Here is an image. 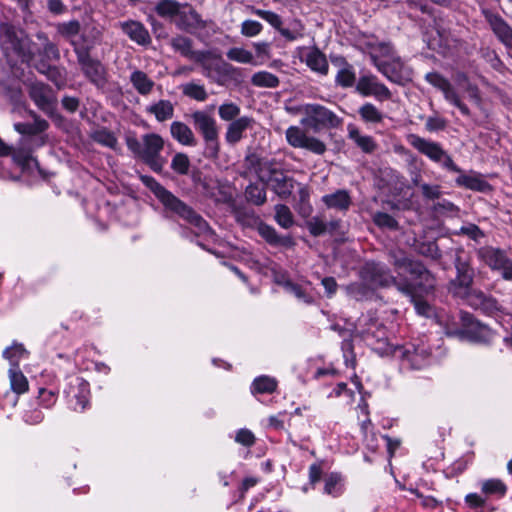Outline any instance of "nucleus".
Here are the masks:
<instances>
[{
    "instance_id": "1",
    "label": "nucleus",
    "mask_w": 512,
    "mask_h": 512,
    "mask_svg": "<svg viewBox=\"0 0 512 512\" xmlns=\"http://www.w3.org/2000/svg\"><path fill=\"white\" fill-rule=\"evenodd\" d=\"M394 266L402 283H397L390 270L379 262H366L361 269L364 288H435L434 277L420 261L408 257L396 258Z\"/></svg>"
},
{
    "instance_id": "54",
    "label": "nucleus",
    "mask_w": 512,
    "mask_h": 512,
    "mask_svg": "<svg viewBox=\"0 0 512 512\" xmlns=\"http://www.w3.org/2000/svg\"><path fill=\"white\" fill-rule=\"evenodd\" d=\"M373 223L380 229L398 230V221L386 212L377 211L372 215Z\"/></svg>"
},
{
    "instance_id": "35",
    "label": "nucleus",
    "mask_w": 512,
    "mask_h": 512,
    "mask_svg": "<svg viewBox=\"0 0 512 512\" xmlns=\"http://www.w3.org/2000/svg\"><path fill=\"white\" fill-rule=\"evenodd\" d=\"M378 71L390 82L402 85L404 77L402 75L403 64L400 60L380 61L376 64Z\"/></svg>"
},
{
    "instance_id": "3",
    "label": "nucleus",
    "mask_w": 512,
    "mask_h": 512,
    "mask_svg": "<svg viewBox=\"0 0 512 512\" xmlns=\"http://www.w3.org/2000/svg\"><path fill=\"white\" fill-rule=\"evenodd\" d=\"M139 179L142 184L154 194L157 200L164 207L165 211L170 212L174 216L194 227L197 230L196 235L212 232L209 223L201 214H199L192 206L174 195L171 191L166 189L153 176L140 174Z\"/></svg>"
},
{
    "instance_id": "25",
    "label": "nucleus",
    "mask_w": 512,
    "mask_h": 512,
    "mask_svg": "<svg viewBox=\"0 0 512 512\" xmlns=\"http://www.w3.org/2000/svg\"><path fill=\"white\" fill-rule=\"evenodd\" d=\"M465 298L471 307L485 314L494 316L500 311L497 300L482 290H466Z\"/></svg>"
},
{
    "instance_id": "15",
    "label": "nucleus",
    "mask_w": 512,
    "mask_h": 512,
    "mask_svg": "<svg viewBox=\"0 0 512 512\" xmlns=\"http://www.w3.org/2000/svg\"><path fill=\"white\" fill-rule=\"evenodd\" d=\"M176 27L188 34H196L197 31L206 29L211 20H204L196 9L189 3H183L180 14L174 20Z\"/></svg>"
},
{
    "instance_id": "34",
    "label": "nucleus",
    "mask_w": 512,
    "mask_h": 512,
    "mask_svg": "<svg viewBox=\"0 0 512 512\" xmlns=\"http://www.w3.org/2000/svg\"><path fill=\"white\" fill-rule=\"evenodd\" d=\"M322 202L329 209L347 211L352 204V199L347 190L339 189L334 193L324 195Z\"/></svg>"
},
{
    "instance_id": "13",
    "label": "nucleus",
    "mask_w": 512,
    "mask_h": 512,
    "mask_svg": "<svg viewBox=\"0 0 512 512\" xmlns=\"http://www.w3.org/2000/svg\"><path fill=\"white\" fill-rule=\"evenodd\" d=\"M424 79L431 86L441 91L445 100L458 108L462 115L471 116L469 107L461 100L449 79L437 71L426 73Z\"/></svg>"
},
{
    "instance_id": "23",
    "label": "nucleus",
    "mask_w": 512,
    "mask_h": 512,
    "mask_svg": "<svg viewBox=\"0 0 512 512\" xmlns=\"http://www.w3.org/2000/svg\"><path fill=\"white\" fill-rule=\"evenodd\" d=\"M102 41V32L92 27L89 32H82L76 37L74 41H71V47L76 55V58L92 55L93 50Z\"/></svg>"
},
{
    "instance_id": "29",
    "label": "nucleus",
    "mask_w": 512,
    "mask_h": 512,
    "mask_svg": "<svg viewBox=\"0 0 512 512\" xmlns=\"http://www.w3.org/2000/svg\"><path fill=\"white\" fill-rule=\"evenodd\" d=\"M258 234L272 247H283V248H292L295 246V241L292 236L279 235L276 229L261 221L257 226Z\"/></svg>"
},
{
    "instance_id": "42",
    "label": "nucleus",
    "mask_w": 512,
    "mask_h": 512,
    "mask_svg": "<svg viewBox=\"0 0 512 512\" xmlns=\"http://www.w3.org/2000/svg\"><path fill=\"white\" fill-rule=\"evenodd\" d=\"M130 82L136 91L141 95H148L155 85L154 81L141 70H135L131 73Z\"/></svg>"
},
{
    "instance_id": "8",
    "label": "nucleus",
    "mask_w": 512,
    "mask_h": 512,
    "mask_svg": "<svg viewBox=\"0 0 512 512\" xmlns=\"http://www.w3.org/2000/svg\"><path fill=\"white\" fill-rule=\"evenodd\" d=\"M408 141L419 153L425 155L431 161L441 164L444 169L454 173L461 172V168L455 164L452 157L443 149L440 143L416 134L409 135Z\"/></svg>"
},
{
    "instance_id": "53",
    "label": "nucleus",
    "mask_w": 512,
    "mask_h": 512,
    "mask_svg": "<svg viewBox=\"0 0 512 512\" xmlns=\"http://www.w3.org/2000/svg\"><path fill=\"white\" fill-rule=\"evenodd\" d=\"M481 57L490 65L493 70L501 74H504L507 70V66L494 49L489 47L482 48Z\"/></svg>"
},
{
    "instance_id": "14",
    "label": "nucleus",
    "mask_w": 512,
    "mask_h": 512,
    "mask_svg": "<svg viewBox=\"0 0 512 512\" xmlns=\"http://www.w3.org/2000/svg\"><path fill=\"white\" fill-rule=\"evenodd\" d=\"M285 137L287 143L293 148L305 149L316 155H323L327 150L326 144L322 140L314 136H308L298 126H289L286 129Z\"/></svg>"
},
{
    "instance_id": "49",
    "label": "nucleus",
    "mask_w": 512,
    "mask_h": 512,
    "mask_svg": "<svg viewBox=\"0 0 512 512\" xmlns=\"http://www.w3.org/2000/svg\"><path fill=\"white\" fill-rule=\"evenodd\" d=\"M266 188L267 185L264 183H262V185L258 183H250L245 189V197L247 201L256 206L263 205L267 200Z\"/></svg>"
},
{
    "instance_id": "39",
    "label": "nucleus",
    "mask_w": 512,
    "mask_h": 512,
    "mask_svg": "<svg viewBox=\"0 0 512 512\" xmlns=\"http://www.w3.org/2000/svg\"><path fill=\"white\" fill-rule=\"evenodd\" d=\"M459 173L460 175L455 180L459 187L477 192H485L490 187V184L479 176L463 174L462 171Z\"/></svg>"
},
{
    "instance_id": "2",
    "label": "nucleus",
    "mask_w": 512,
    "mask_h": 512,
    "mask_svg": "<svg viewBox=\"0 0 512 512\" xmlns=\"http://www.w3.org/2000/svg\"><path fill=\"white\" fill-rule=\"evenodd\" d=\"M332 329L337 331L339 336L343 338L342 351L346 366L353 367L355 364L352 346V340L354 339L363 341L381 356H389L395 346L387 341L385 327L377 320L367 316L359 318L356 325L346 323L345 326H341L337 323L332 326Z\"/></svg>"
},
{
    "instance_id": "58",
    "label": "nucleus",
    "mask_w": 512,
    "mask_h": 512,
    "mask_svg": "<svg viewBox=\"0 0 512 512\" xmlns=\"http://www.w3.org/2000/svg\"><path fill=\"white\" fill-rule=\"evenodd\" d=\"M45 76L58 89H63L67 85V71L64 67L54 65Z\"/></svg>"
},
{
    "instance_id": "60",
    "label": "nucleus",
    "mask_w": 512,
    "mask_h": 512,
    "mask_svg": "<svg viewBox=\"0 0 512 512\" xmlns=\"http://www.w3.org/2000/svg\"><path fill=\"white\" fill-rule=\"evenodd\" d=\"M190 168V160L185 153H176L171 161V169L179 175H187Z\"/></svg>"
},
{
    "instance_id": "40",
    "label": "nucleus",
    "mask_w": 512,
    "mask_h": 512,
    "mask_svg": "<svg viewBox=\"0 0 512 512\" xmlns=\"http://www.w3.org/2000/svg\"><path fill=\"white\" fill-rule=\"evenodd\" d=\"M183 8V3L177 0H158L154 7L155 13L161 18L176 19L180 14V9Z\"/></svg>"
},
{
    "instance_id": "24",
    "label": "nucleus",
    "mask_w": 512,
    "mask_h": 512,
    "mask_svg": "<svg viewBox=\"0 0 512 512\" xmlns=\"http://www.w3.org/2000/svg\"><path fill=\"white\" fill-rule=\"evenodd\" d=\"M410 299L418 315L431 318L436 316L431 290H402Z\"/></svg>"
},
{
    "instance_id": "56",
    "label": "nucleus",
    "mask_w": 512,
    "mask_h": 512,
    "mask_svg": "<svg viewBox=\"0 0 512 512\" xmlns=\"http://www.w3.org/2000/svg\"><path fill=\"white\" fill-rule=\"evenodd\" d=\"M275 220L278 225L285 229L290 228L294 223L293 214L285 204L275 206Z\"/></svg>"
},
{
    "instance_id": "36",
    "label": "nucleus",
    "mask_w": 512,
    "mask_h": 512,
    "mask_svg": "<svg viewBox=\"0 0 512 512\" xmlns=\"http://www.w3.org/2000/svg\"><path fill=\"white\" fill-rule=\"evenodd\" d=\"M306 65L314 72L326 76L329 72V64L326 55L314 46L306 55Z\"/></svg>"
},
{
    "instance_id": "46",
    "label": "nucleus",
    "mask_w": 512,
    "mask_h": 512,
    "mask_svg": "<svg viewBox=\"0 0 512 512\" xmlns=\"http://www.w3.org/2000/svg\"><path fill=\"white\" fill-rule=\"evenodd\" d=\"M11 390L20 395L28 391V380L19 368L10 367L8 371Z\"/></svg>"
},
{
    "instance_id": "28",
    "label": "nucleus",
    "mask_w": 512,
    "mask_h": 512,
    "mask_svg": "<svg viewBox=\"0 0 512 512\" xmlns=\"http://www.w3.org/2000/svg\"><path fill=\"white\" fill-rule=\"evenodd\" d=\"M120 28L131 41L140 46L146 47L152 42L148 29L140 21L128 20L120 22Z\"/></svg>"
},
{
    "instance_id": "52",
    "label": "nucleus",
    "mask_w": 512,
    "mask_h": 512,
    "mask_svg": "<svg viewBox=\"0 0 512 512\" xmlns=\"http://www.w3.org/2000/svg\"><path fill=\"white\" fill-rule=\"evenodd\" d=\"M324 493L338 497L343 493V479L338 473H330L324 478Z\"/></svg>"
},
{
    "instance_id": "20",
    "label": "nucleus",
    "mask_w": 512,
    "mask_h": 512,
    "mask_svg": "<svg viewBox=\"0 0 512 512\" xmlns=\"http://www.w3.org/2000/svg\"><path fill=\"white\" fill-rule=\"evenodd\" d=\"M84 77L97 88L107 83V72L103 63L92 55L76 58Z\"/></svg>"
},
{
    "instance_id": "44",
    "label": "nucleus",
    "mask_w": 512,
    "mask_h": 512,
    "mask_svg": "<svg viewBox=\"0 0 512 512\" xmlns=\"http://www.w3.org/2000/svg\"><path fill=\"white\" fill-rule=\"evenodd\" d=\"M341 63L344 67L337 72L335 83L342 88H350L356 81L354 68L344 57H341Z\"/></svg>"
},
{
    "instance_id": "22",
    "label": "nucleus",
    "mask_w": 512,
    "mask_h": 512,
    "mask_svg": "<svg viewBox=\"0 0 512 512\" xmlns=\"http://www.w3.org/2000/svg\"><path fill=\"white\" fill-rule=\"evenodd\" d=\"M463 329L460 335L473 342L485 343L489 342L493 333L491 329L479 321L475 320L471 315L465 314L462 316Z\"/></svg>"
},
{
    "instance_id": "64",
    "label": "nucleus",
    "mask_w": 512,
    "mask_h": 512,
    "mask_svg": "<svg viewBox=\"0 0 512 512\" xmlns=\"http://www.w3.org/2000/svg\"><path fill=\"white\" fill-rule=\"evenodd\" d=\"M263 25L256 20H245L241 24V34L246 37H254L261 33Z\"/></svg>"
},
{
    "instance_id": "37",
    "label": "nucleus",
    "mask_w": 512,
    "mask_h": 512,
    "mask_svg": "<svg viewBox=\"0 0 512 512\" xmlns=\"http://www.w3.org/2000/svg\"><path fill=\"white\" fill-rule=\"evenodd\" d=\"M170 132L172 137L180 144L185 146H196L197 140L191 128L180 121L172 122L170 126Z\"/></svg>"
},
{
    "instance_id": "9",
    "label": "nucleus",
    "mask_w": 512,
    "mask_h": 512,
    "mask_svg": "<svg viewBox=\"0 0 512 512\" xmlns=\"http://www.w3.org/2000/svg\"><path fill=\"white\" fill-rule=\"evenodd\" d=\"M408 141L419 153L425 155L431 161L441 164L444 169L454 173L461 172V168L455 164L452 157L443 149L440 143L416 134L409 135Z\"/></svg>"
},
{
    "instance_id": "50",
    "label": "nucleus",
    "mask_w": 512,
    "mask_h": 512,
    "mask_svg": "<svg viewBox=\"0 0 512 512\" xmlns=\"http://www.w3.org/2000/svg\"><path fill=\"white\" fill-rule=\"evenodd\" d=\"M245 163L249 169H253L255 173L258 174V177L261 176L260 174L263 171H267L269 173L270 170L275 166L274 160L264 159L256 153L248 154L245 157Z\"/></svg>"
},
{
    "instance_id": "59",
    "label": "nucleus",
    "mask_w": 512,
    "mask_h": 512,
    "mask_svg": "<svg viewBox=\"0 0 512 512\" xmlns=\"http://www.w3.org/2000/svg\"><path fill=\"white\" fill-rule=\"evenodd\" d=\"M183 94L199 102H204L208 98L204 85H199L193 82L188 83L183 87Z\"/></svg>"
},
{
    "instance_id": "47",
    "label": "nucleus",
    "mask_w": 512,
    "mask_h": 512,
    "mask_svg": "<svg viewBox=\"0 0 512 512\" xmlns=\"http://www.w3.org/2000/svg\"><path fill=\"white\" fill-rule=\"evenodd\" d=\"M277 388V381L275 378L262 375L256 377L251 384V393L256 394H270Z\"/></svg>"
},
{
    "instance_id": "48",
    "label": "nucleus",
    "mask_w": 512,
    "mask_h": 512,
    "mask_svg": "<svg viewBox=\"0 0 512 512\" xmlns=\"http://www.w3.org/2000/svg\"><path fill=\"white\" fill-rule=\"evenodd\" d=\"M360 119L364 123L379 124L383 121V113L372 103L366 102L358 109Z\"/></svg>"
},
{
    "instance_id": "45",
    "label": "nucleus",
    "mask_w": 512,
    "mask_h": 512,
    "mask_svg": "<svg viewBox=\"0 0 512 512\" xmlns=\"http://www.w3.org/2000/svg\"><path fill=\"white\" fill-rule=\"evenodd\" d=\"M56 31L71 45V41H74L81 32V23L77 19L60 22L56 25Z\"/></svg>"
},
{
    "instance_id": "26",
    "label": "nucleus",
    "mask_w": 512,
    "mask_h": 512,
    "mask_svg": "<svg viewBox=\"0 0 512 512\" xmlns=\"http://www.w3.org/2000/svg\"><path fill=\"white\" fill-rule=\"evenodd\" d=\"M255 124V119L247 115L241 116L238 119L232 121L227 125L226 128V143L230 146H235L245 137V132L248 129H253Z\"/></svg>"
},
{
    "instance_id": "21",
    "label": "nucleus",
    "mask_w": 512,
    "mask_h": 512,
    "mask_svg": "<svg viewBox=\"0 0 512 512\" xmlns=\"http://www.w3.org/2000/svg\"><path fill=\"white\" fill-rule=\"evenodd\" d=\"M255 14L268 22L273 28H275L287 41H295L303 37L304 26L300 20H294V29L284 28L282 26L281 17L270 10L257 9Z\"/></svg>"
},
{
    "instance_id": "11",
    "label": "nucleus",
    "mask_w": 512,
    "mask_h": 512,
    "mask_svg": "<svg viewBox=\"0 0 512 512\" xmlns=\"http://www.w3.org/2000/svg\"><path fill=\"white\" fill-rule=\"evenodd\" d=\"M45 146L43 138H35L31 140H20L17 147H12V152L9 156L12 157L14 163L19 166L23 171L29 170L31 164L42 174L43 171L40 167L39 161L33 157L36 149Z\"/></svg>"
},
{
    "instance_id": "61",
    "label": "nucleus",
    "mask_w": 512,
    "mask_h": 512,
    "mask_svg": "<svg viewBox=\"0 0 512 512\" xmlns=\"http://www.w3.org/2000/svg\"><path fill=\"white\" fill-rule=\"evenodd\" d=\"M226 56L229 60L235 61L238 63L248 64V63H252V61H253L252 53L244 48H239V47L230 48L227 51Z\"/></svg>"
},
{
    "instance_id": "4",
    "label": "nucleus",
    "mask_w": 512,
    "mask_h": 512,
    "mask_svg": "<svg viewBox=\"0 0 512 512\" xmlns=\"http://www.w3.org/2000/svg\"><path fill=\"white\" fill-rule=\"evenodd\" d=\"M0 46L11 67H13L9 60L11 55L17 56L22 63H29L32 60L33 54L30 51V39L27 33L12 23H0Z\"/></svg>"
},
{
    "instance_id": "62",
    "label": "nucleus",
    "mask_w": 512,
    "mask_h": 512,
    "mask_svg": "<svg viewBox=\"0 0 512 512\" xmlns=\"http://www.w3.org/2000/svg\"><path fill=\"white\" fill-rule=\"evenodd\" d=\"M455 234L465 235L475 242H479L481 238L485 237L484 231L474 223H469L467 225L461 226L459 231H457Z\"/></svg>"
},
{
    "instance_id": "12",
    "label": "nucleus",
    "mask_w": 512,
    "mask_h": 512,
    "mask_svg": "<svg viewBox=\"0 0 512 512\" xmlns=\"http://www.w3.org/2000/svg\"><path fill=\"white\" fill-rule=\"evenodd\" d=\"M143 147L141 160L155 173H161L165 160L160 156L164 148L163 138L156 133H148L142 137Z\"/></svg>"
},
{
    "instance_id": "5",
    "label": "nucleus",
    "mask_w": 512,
    "mask_h": 512,
    "mask_svg": "<svg viewBox=\"0 0 512 512\" xmlns=\"http://www.w3.org/2000/svg\"><path fill=\"white\" fill-rule=\"evenodd\" d=\"M390 356L405 370H421L432 363L431 346L423 339L404 345H395Z\"/></svg>"
},
{
    "instance_id": "18",
    "label": "nucleus",
    "mask_w": 512,
    "mask_h": 512,
    "mask_svg": "<svg viewBox=\"0 0 512 512\" xmlns=\"http://www.w3.org/2000/svg\"><path fill=\"white\" fill-rule=\"evenodd\" d=\"M64 393L75 411H83L89 403V383L81 377H70Z\"/></svg>"
},
{
    "instance_id": "6",
    "label": "nucleus",
    "mask_w": 512,
    "mask_h": 512,
    "mask_svg": "<svg viewBox=\"0 0 512 512\" xmlns=\"http://www.w3.org/2000/svg\"><path fill=\"white\" fill-rule=\"evenodd\" d=\"M302 113L300 124L314 133L338 129L343 124L341 117L322 104L307 103L303 105Z\"/></svg>"
},
{
    "instance_id": "27",
    "label": "nucleus",
    "mask_w": 512,
    "mask_h": 512,
    "mask_svg": "<svg viewBox=\"0 0 512 512\" xmlns=\"http://www.w3.org/2000/svg\"><path fill=\"white\" fill-rule=\"evenodd\" d=\"M219 60H221V62L214 66L211 65L210 70H204V75L211 78V71H214L218 76L214 81L218 85H225L229 81L238 83L242 77L241 69L222 60V57Z\"/></svg>"
},
{
    "instance_id": "33",
    "label": "nucleus",
    "mask_w": 512,
    "mask_h": 512,
    "mask_svg": "<svg viewBox=\"0 0 512 512\" xmlns=\"http://www.w3.org/2000/svg\"><path fill=\"white\" fill-rule=\"evenodd\" d=\"M456 288H471L474 279V269L467 260L457 256L455 259Z\"/></svg>"
},
{
    "instance_id": "51",
    "label": "nucleus",
    "mask_w": 512,
    "mask_h": 512,
    "mask_svg": "<svg viewBox=\"0 0 512 512\" xmlns=\"http://www.w3.org/2000/svg\"><path fill=\"white\" fill-rule=\"evenodd\" d=\"M251 84L261 88H277L280 84V80L271 72L258 71L252 75Z\"/></svg>"
},
{
    "instance_id": "31",
    "label": "nucleus",
    "mask_w": 512,
    "mask_h": 512,
    "mask_svg": "<svg viewBox=\"0 0 512 512\" xmlns=\"http://www.w3.org/2000/svg\"><path fill=\"white\" fill-rule=\"evenodd\" d=\"M50 91L44 83L34 84L29 91L31 100L45 114L56 105V100L49 95Z\"/></svg>"
},
{
    "instance_id": "43",
    "label": "nucleus",
    "mask_w": 512,
    "mask_h": 512,
    "mask_svg": "<svg viewBox=\"0 0 512 512\" xmlns=\"http://www.w3.org/2000/svg\"><path fill=\"white\" fill-rule=\"evenodd\" d=\"M29 352L20 343L14 342L3 351V357L11 367L19 368V363L28 358Z\"/></svg>"
},
{
    "instance_id": "41",
    "label": "nucleus",
    "mask_w": 512,
    "mask_h": 512,
    "mask_svg": "<svg viewBox=\"0 0 512 512\" xmlns=\"http://www.w3.org/2000/svg\"><path fill=\"white\" fill-rule=\"evenodd\" d=\"M146 111L153 114L158 122H165L174 116V106L169 100H159L147 107Z\"/></svg>"
},
{
    "instance_id": "38",
    "label": "nucleus",
    "mask_w": 512,
    "mask_h": 512,
    "mask_svg": "<svg viewBox=\"0 0 512 512\" xmlns=\"http://www.w3.org/2000/svg\"><path fill=\"white\" fill-rule=\"evenodd\" d=\"M348 137L366 154H371L377 149L374 138L369 135H361L359 129L353 125H348Z\"/></svg>"
},
{
    "instance_id": "30",
    "label": "nucleus",
    "mask_w": 512,
    "mask_h": 512,
    "mask_svg": "<svg viewBox=\"0 0 512 512\" xmlns=\"http://www.w3.org/2000/svg\"><path fill=\"white\" fill-rule=\"evenodd\" d=\"M13 127L16 132L23 136L21 140L43 138L45 144L47 143L48 137L45 134L49 128V123L47 120L36 119V122H17L14 123Z\"/></svg>"
},
{
    "instance_id": "17",
    "label": "nucleus",
    "mask_w": 512,
    "mask_h": 512,
    "mask_svg": "<svg viewBox=\"0 0 512 512\" xmlns=\"http://www.w3.org/2000/svg\"><path fill=\"white\" fill-rule=\"evenodd\" d=\"M356 91L363 97L373 96L378 101H387L392 97L389 88L379 82L378 77L371 73L359 77Z\"/></svg>"
},
{
    "instance_id": "32",
    "label": "nucleus",
    "mask_w": 512,
    "mask_h": 512,
    "mask_svg": "<svg viewBox=\"0 0 512 512\" xmlns=\"http://www.w3.org/2000/svg\"><path fill=\"white\" fill-rule=\"evenodd\" d=\"M478 255L490 268L494 270H501L509 259L504 250L491 246L482 247L478 251Z\"/></svg>"
},
{
    "instance_id": "16",
    "label": "nucleus",
    "mask_w": 512,
    "mask_h": 512,
    "mask_svg": "<svg viewBox=\"0 0 512 512\" xmlns=\"http://www.w3.org/2000/svg\"><path fill=\"white\" fill-rule=\"evenodd\" d=\"M481 13L497 40L512 51V26L499 13L490 9H482Z\"/></svg>"
},
{
    "instance_id": "55",
    "label": "nucleus",
    "mask_w": 512,
    "mask_h": 512,
    "mask_svg": "<svg viewBox=\"0 0 512 512\" xmlns=\"http://www.w3.org/2000/svg\"><path fill=\"white\" fill-rule=\"evenodd\" d=\"M241 108L234 102H224L218 107V115L221 120L231 123L240 116Z\"/></svg>"
},
{
    "instance_id": "63",
    "label": "nucleus",
    "mask_w": 512,
    "mask_h": 512,
    "mask_svg": "<svg viewBox=\"0 0 512 512\" xmlns=\"http://www.w3.org/2000/svg\"><path fill=\"white\" fill-rule=\"evenodd\" d=\"M354 390L347 388V385L343 382L337 384L335 388L328 394L329 398L333 397H344L347 404H351L354 401Z\"/></svg>"
},
{
    "instance_id": "10",
    "label": "nucleus",
    "mask_w": 512,
    "mask_h": 512,
    "mask_svg": "<svg viewBox=\"0 0 512 512\" xmlns=\"http://www.w3.org/2000/svg\"><path fill=\"white\" fill-rule=\"evenodd\" d=\"M175 52L180 53L183 57L193 60L199 64L203 70H210L211 64L207 61L210 59H220L221 55L211 50H193V41L186 36L177 35L171 39L170 43Z\"/></svg>"
},
{
    "instance_id": "57",
    "label": "nucleus",
    "mask_w": 512,
    "mask_h": 512,
    "mask_svg": "<svg viewBox=\"0 0 512 512\" xmlns=\"http://www.w3.org/2000/svg\"><path fill=\"white\" fill-rule=\"evenodd\" d=\"M481 490L484 494L488 496L495 495L498 497H502L505 495L507 488L501 480L489 479L482 482Z\"/></svg>"
},
{
    "instance_id": "19",
    "label": "nucleus",
    "mask_w": 512,
    "mask_h": 512,
    "mask_svg": "<svg viewBox=\"0 0 512 512\" xmlns=\"http://www.w3.org/2000/svg\"><path fill=\"white\" fill-rule=\"evenodd\" d=\"M259 180L270 187V189L281 199H288L294 190L295 180L287 176L283 170L275 166L270 170L269 177L259 176Z\"/></svg>"
},
{
    "instance_id": "7",
    "label": "nucleus",
    "mask_w": 512,
    "mask_h": 512,
    "mask_svg": "<svg viewBox=\"0 0 512 512\" xmlns=\"http://www.w3.org/2000/svg\"><path fill=\"white\" fill-rule=\"evenodd\" d=\"M190 117L195 130L202 136L205 144L204 157L212 160L217 159L221 146L216 119L203 110L194 111Z\"/></svg>"
}]
</instances>
